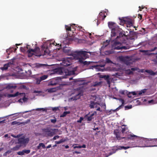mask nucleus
<instances>
[{
	"label": "nucleus",
	"mask_w": 157,
	"mask_h": 157,
	"mask_svg": "<svg viewBox=\"0 0 157 157\" xmlns=\"http://www.w3.org/2000/svg\"><path fill=\"white\" fill-rule=\"evenodd\" d=\"M11 136L14 138H18V137H19L20 136V135H17V136H14L13 134H12L11 135Z\"/></svg>",
	"instance_id": "nucleus-48"
},
{
	"label": "nucleus",
	"mask_w": 157,
	"mask_h": 157,
	"mask_svg": "<svg viewBox=\"0 0 157 157\" xmlns=\"http://www.w3.org/2000/svg\"><path fill=\"white\" fill-rule=\"evenodd\" d=\"M44 66V64H40L39 63L36 64V67L37 68H39L41 67H42Z\"/></svg>",
	"instance_id": "nucleus-34"
},
{
	"label": "nucleus",
	"mask_w": 157,
	"mask_h": 157,
	"mask_svg": "<svg viewBox=\"0 0 157 157\" xmlns=\"http://www.w3.org/2000/svg\"><path fill=\"white\" fill-rule=\"evenodd\" d=\"M101 82H96L94 85V86H99L101 84Z\"/></svg>",
	"instance_id": "nucleus-40"
},
{
	"label": "nucleus",
	"mask_w": 157,
	"mask_h": 157,
	"mask_svg": "<svg viewBox=\"0 0 157 157\" xmlns=\"http://www.w3.org/2000/svg\"><path fill=\"white\" fill-rule=\"evenodd\" d=\"M36 83L37 84H39L40 83V82L42 81L40 78H37L36 79Z\"/></svg>",
	"instance_id": "nucleus-41"
},
{
	"label": "nucleus",
	"mask_w": 157,
	"mask_h": 157,
	"mask_svg": "<svg viewBox=\"0 0 157 157\" xmlns=\"http://www.w3.org/2000/svg\"><path fill=\"white\" fill-rule=\"evenodd\" d=\"M108 12V10H105L104 11L101 12L99 14V17L102 20H104L106 17V15H107V13Z\"/></svg>",
	"instance_id": "nucleus-17"
},
{
	"label": "nucleus",
	"mask_w": 157,
	"mask_h": 157,
	"mask_svg": "<svg viewBox=\"0 0 157 157\" xmlns=\"http://www.w3.org/2000/svg\"><path fill=\"white\" fill-rule=\"evenodd\" d=\"M63 44H65L66 43L63 42L59 44V43L58 44L53 40L48 41L42 45V52L40 51V49L38 48H36L34 50L29 49L28 50V56L30 57L33 55L39 56L44 55H49L50 51L48 48L53 49L54 54H56V51L59 50L61 48ZM52 50V49L50 51Z\"/></svg>",
	"instance_id": "nucleus-1"
},
{
	"label": "nucleus",
	"mask_w": 157,
	"mask_h": 157,
	"mask_svg": "<svg viewBox=\"0 0 157 157\" xmlns=\"http://www.w3.org/2000/svg\"><path fill=\"white\" fill-rule=\"evenodd\" d=\"M19 96L20 97H23L22 98H21L18 101L19 103H22L23 102H25L27 100V99L25 97V94L24 93H20L17 92L14 94H8L7 96L9 98L14 97L16 96Z\"/></svg>",
	"instance_id": "nucleus-6"
},
{
	"label": "nucleus",
	"mask_w": 157,
	"mask_h": 157,
	"mask_svg": "<svg viewBox=\"0 0 157 157\" xmlns=\"http://www.w3.org/2000/svg\"><path fill=\"white\" fill-rule=\"evenodd\" d=\"M91 98L93 101H91L90 102V106L91 108H96L97 110L100 111L105 109L106 106L105 103H102L101 105L99 104V103L101 101L99 98L94 96Z\"/></svg>",
	"instance_id": "nucleus-4"
},
{
	"label": "nucleus",
	"mask_w": 157,
	"mask_h": 157,
	"mask_svg": "<svg viewBox=\"0 0 157 157\" xmlns=\"http://www.w3.org/2000/svg\"><path fill=\"white\" fill-rule=\"evenodd\" d=\"M146 72H147L149 73L150 75H154V73L151 70H146L145 71Z\"/></svg>",
	"instance_id": "nucleus-28"
},
{
	"label": "nucleus",
	"mask_w": 157,
	"mask_h": 157,
	"mask_svg": "<svg viewBox=\"0 0 157 157\" xmlns=\"http://www.w3.org/2000/svg\"><path fill=\"white\" fill-rule=\"evenodd\" d=\"M60 79L59 78H54L49 82V85H55L57 84L59 82Z\"/></svg>",
	"instance_id": "nucleus-19"
},
{
	"label": "nucleus",
	"mask_w": 157,
	"mask_h": 157,
	"mask_svg": "<svg viewBox=\"0 0 157 157\" xmlns=\"http://www.w3.org/2000/svg\"><path fill=\"white\" fill-rule=\"evenodd\" d=\"M120 59L122 61L124 62L125 65L127 66L130 65L131 64V60L128 56L124 57L121 56L119 57Z\"/></svg>",
	"instance_id": "nucleus-11"
},
{
	"label": "nucleus",
	"mask_w": 157,
	"mask_h": 157,
	"mask_svg": "<svg viewBox=\"0 0 157 157\" xmlns=\"http://www.w3.org/2000/svg\"><path fill=\"white\" fill-rule=\"evenodd\" d=\"M148 103L151 104H154L156 103L155 102V101L153 100L150 101H148Z\"/></svg>",
	"instance_id": "nucleus-39"
},
{
	"label": "nucleus",
	"mask_w": 157,
	"mask_h": 157,
	"mask_svg": "<svg viewBox=\"0 0 157 157\" xmlns=\"http://www.w3.org/2000/svg\"><path fill=\"white\" fill-rule=\"evenodd\" d=\"M109 28L111 29V39L110 41L112 43V48L113 49L117 50L127 49V48L122 45L120 42L117 41L119 37L117 36V39L113 40V37L117 36L121 32V29H120L117 24L112 22H109L108 23Z\"/></svg>",
	"instance_id": "nucleus-3"
},
{
	"label": "nucleus",
	"mask_w": 157,
	"mask_h": 157,
	"mask_svg": "<svg viewBox=\"0 0 157 157\" xmlns=\"http://www.w3.org/2000/svg\"><path fill=\"white\" fill-rule=\"evenodd\" d=\"M142 17V16L141 15L139 14L138 15V17L140 18V19H141Z\"/></svg>",
	"instance_id": "nucleus-57"
},
{
	"label": "nucleus",
	"mask_w": 157,
	"mask_h": 157,
	"mask_svg": "<svg viewBox=\"0 0 157 157\" xmlns=\"http://www.w3.org/2000/svg\"><path fill=\"white\" fill-rule=\"evenodd\" d=\"M81 148L82 147V148H85L86 147V146L85 144H83L82 146H81Z\"/></svg>",
	"instance_id": "nucleus-58"
},
{
	"label": "nucleus",
	"mask_w": 157,
	"mask_h": 157,
	"mask_svg": "<svg viewBox=\"0 0 157 157\" xmlns=\"http://www.w3.org/2000/svg\"><path fill=\"white\" fill-rule=\"evenodd\" d=\"M71 95L72 97L71 98V99L74 100L78 99L81 95V94L78 90H74L72 91Z\"/></svg>",
	"instance_id": "nucleus-9"
},
{
	"label": "nucleus",
	"mask_w": 157,
	"mask_h": 157,
	"mask_svg": "<svg viewBox=\"0 0 157 157\" xmlns=\"http://www.w3.org/2000/svg\"><path fill=\"white\" fill-rule=\"evenodd\" d=\"M70 112L69 111H67L64 112L62 114H61L60 115V117H63L66 116L67 114H69Z\"/></svg>",
	"instance_id": "nucleus-24"
},
{
	"label": "nucleus",
	"mask_w": 157,
	"mask_h": 157,
	"mask_svg": "<svg viewBox=\"0 0 157 157\" xmlns=\"http://www.w3.org/2000/svg\"><path fill=\"white\" fill-rule=\"evenodd\" d=\"M63 142V140H59V141H56V143L57 144H59Z\"/></svg>",
	"instance_id": "nucleus-47"
},
{
	"label": "nucleus",
	"mask_w": 157,
	"mask_h": 157,
	"mask_svg": "<svg viewBox=\"0 0 157 157\" xmlns=\"http://www.w3.org/2000/svg\"><path fill=\"white\" fill-rule=\"evenodd\" d=\"M105 66V65L104 64L101 65H94L93 66V69H95L97 71H102L103 69L101 68L104 67Z\"/></svg>",
	"instance_id": "nucleus-16"
},
{
	"label": "nucleus",
	"mask_w": 157,
	"mask_h": 157,
	"mask_svg": "<svg viewBox=\"0 0 157 157\" xmlns=\"http://www.w3.org/2000/svg\"><path fill=\"white\" fill-rule=\"evenodd\" d=\"M48 77L47 75H44L41 77L40 78L41 80H43L46 79Z\"/></svg>",
	"instance_id": "nucleus-30"
},
{
	"label": "nucleus",
	"mask_w": 157,
	"mask_h": 157,
	"mask_svg": "<svg viewBox=\"0 0 157 157\" xmlns=\"http://www.w3.org/2000/svg\"><path fill=\"white\" fill-rule=\"evenodd\" d=\"M52 129L49 128L43 129H42L43 133L46 136H52L53 132L52 131Z\"/></svg>",
	"instance_id": "nucleus-13"
},
{
	"label": "nucleus",
	"mask_w": 157,
	"mask_h": 157,
	"mask_svg": "<svg viewBox=\"0 0 157 157\" xmlns=\"http://www.w3.org/2000/svg\"><path fill=\"white\" fill-rule=\"evenodd\" d=\"M132 108V106L131 105L129 106H126L125 107V110L131 109Z\"/></svg>",
	"instance_id": "nucleus-42"
},
{
	"label": "nucleus",
	"mask_w": 157,
	"mask_h": 157,
	"mask_svg": "<svg viewBox=\"0 0 157 157\" xmlns=\"http://www.w3.org/2000/svg\"><path fill=\"white\" fill-rule=\"evenodd\" d=\"M157 146L156 145L154 146H146L145 145H144L143 146H127V147H124V146H119L118 147H114L113 148V152L112 153H111L110 154V155L113 154V153H115L116 151L118 150H121L122 149H124L125 150L131 148L133 147H155Z\"/></svg>",
	"instance_id": "nucleus-7"
},
{
	"label": "nucleus",
	"mask_w": 157,
	"mask_h": 157,
	"mask_svg": "<svg viewBox=\"0 0 157 157\" xmlns=\"http://www.w3.org/2000/svg\"><path fill=\"white\" fill-rule=\"evenodd\" d=\"M147 91L146 89H144L141 90L139 91H134L129 93L128 95V97L129 98H131L132 96L131 95V94H132L133 96L136 95L137 96H139L143 95Z\"/></svg>",
	"instance_id": "nucleus-10"
},
{
	"label": "nucleus",
	"mask_w": 157,
	"mask_h": 157,
	"mask_svg": "<svg viewBox=\"0 0 157 157\" xmlns=\"http://www.w3.org/2000/svg\"><path fill=\"white\" fill-rule=\"evenodd\" d=\"M120 94H124L125 93H126L127 92L126 91L124 90H121L120 91Z\"/></svg>",
	"instance_id": "nucleus-45"
},
{
	"label": "nucleus",
	"mask_w": 157,
	"mask_h": 157,
	"mask_svg": "<svg viewBox=\"0 0 157 157\" xmlns=\"http://www.w3.org/2000/svg\"><path fill=\"white\" fill-rule=\"evenodd\" d=\"M89 57L87 52L84 51H78L75 52L72 56L64 58L60 64L64 66L70 65L71 63V59H74L77 60L80 63H83L84 64H90L91 63H94L92 62L84 61L85 59Z\"/></svg>",
	"instance_id": "nucleus-2"
},
{
	"label": "nucleus",
	"mask_w": 157,
	"mask_h": 157,
	"mask_svg": "<svg viewBox=\"0 0 157 157\" xmlns=\"http://www.w3.org/2000/svg\"><path fill=\"white\" fill-rule=\"evenodd\" d=\"M124 71H126V73L127 74H130L132 73V71L136 70V68H131V70L130 69H126L125 68L122 69Z\"/></svg>",
	"instance_id": "nucleus-22"
},
{
	"label": "nucleus",
	"mask_w": 157,
	"mask_h": 157,
	"mask_svg": "<svg viewBox=\"0 0 157 157\" xmlns=\"http://www.w3.org/2000/svg\"><path fill=\"white\" fill-rule=\"evenodd\" d=\"M76 67L75 68L70 67V70H69L63 68V67H61L56 69L55 71V72L58 75H71L74 74V72L76 70Z\"/></svg>",
	"instance_id": "nucleus-5"
},
{
	"label": "nucleus",
	"mask_w": 157,
	"mask_h": 157,
	"mask_svg": "<svg viewBox=\"0 0 157 157\" xmlns=\"http://www.w3.org/2000/svg\"><path fill=\"white\" fill-rule=\"evenodd\" d=\"M119 132H117L116 134V136L118 140H120V139H121V138H122L120 137L119 136Z\"/></svg>",
	"instance_id": "nucleus-36"
},
{
	"label": "nucleus",
	"mask_w": 157,
	"mask_h": 157,
	"mask_svg": "<svg viewBox=\"0 0 157 157\" xmlns=\"http://www.w3.org/2000/svg\"><path fill=\"white\" fill-rule=\"evenodd\" d=\"M99 77L100 78H104L105 79L107 80V82L109 84V81H108L109 78V75H99V74H98Z\"/></svg>",
	"instance_id": "nucleus-20"
},
{
	"label": "nucleus",
	"mask_w": 157,
	"mask_h": 157,
	"mask_svg": "<svg viewBox=\"0 0 157 157\" xmlns=\"http://www.w3.org/2000/svg\"><path fill=\"white\" fill-rule=\"evenodd\" d=\"M128 23V24L127 25V26L128 27H130V26H132V24L131 22H130V21L127 22L124 19L121 20V22L120 25H123V24H124V23L127 24Z\"/></svg>",
	"instance_id": "nucleus-21"
},
{
	"label": "nucleus",
	"mask_w": 157,
	"mask_h": 157,
	"mask_svg": "<svg viewBox=\"0 0 157 157\" xmlns=\"http://www.w3.org/2000/svg\"><path fill=\"white\" fill-rule=\"evenodd\" d=\"M51 146H52L51 145H49L47 147V148H50L51 147Z\"/></svg>",
	"instance_id": "nucleus-59"
},
{
	"label": "nucleus",
	"mask_w": 157,
	"mask_h": 157,
	"mask_svg": "<svg viewBox=\"0 0 157 157\" xmlns=\"http://www.w3.org/2000/svg\"><path fill=\"white\" fill-rule=\"evenodd\" d=\"M47 90L48 92L51 93L56 91V89L54 88H51L47 89Z\"/></svg>",
	"instance_id": "nucleus-26"
},
{
	"label": "nucleus",
	"mask_w": 157,
	"mask_h": 157,
	"mask_svg": "<svg viewBox=\"0 0 157 157\" xmlns=\"http://www.w3.org/2000/svg\"><path fill=\"white\" fill-rule=\"evenodd\" d=\"M106 62L107 63H110L111 61L108 58H106Z\"/></svg>",
	"instance_id": "nucleus-54"
},
{
	"label": "nucleus",
	"mask_w": 157,
	"mask_h": 157,
	"mask_svg": "<svg viewBox=\"0 0 157 157\" xmlns=\"http://www.w3.org/2000/svg\"><path fill=\"white\" fill-rule=\"evenodd\" d=\"M16 86H14L12 85H8L6 86V88L7 89H10L12 88H15Z\"/></svg>",
	"instance_id": "nucleus-31"
},
{
	"label": "nucleus",
	"mask_w": 157,
	"mask_h": 157,
	"mask_svg": "<svg viewBox=\"0 0 157 157\" xmlns=\"http://www.w3.org/2000/svg\"><path fill=\"white\" fill-rule=\"evenodd\" d=\"M41 147V146H40V144H39V145L37 146V148L38 149H40V147Z\"/></svg>",
	"instance_id": "nucleus-60"
},
{
	"label": "nucleus",
	"mask_w": 157,
	"mask_h": 157,
	"mask_svg": "<svg viewBox=\"0 0 157 157\" xmlns=\"http://www.w3.org/2000/svg\"><path fill=\"white\" fill-rule=\"evenodd\" d=\"M18 113H15V114H11V115H9V116H12V115H16L15 116H17V114Z\"/></svg>",
	"instance_id": "nucleus-62"
},
{
	"label": "nucleus",
	"mask_w": 157,
	"mask_h": 157,
	"mask_svg": "<svg viewBox=\"0 0 157 157\" xmlns=\"http://www.w3.org/2000/svg\"><path fill=\"white\" fill-rule=\"evenodd\" d=\"M40 146L42 147L43 148H44L45 147V146L44 144L43 143H40Z\"/></svg>",
	"instance_id": "nucleus-46"
},
{
	"label": "nucleus",
	"mask_w": 157,
	"mask_h": 157,
	"mask_svg": "<svg viewBox=\"0 0 157 157\" xmlns=\"http://www.w3.org/2000/svg\"><path fill=\"white\" fill-rule=\"evenodd\" d=\"M109 41L107 40H106V42H105L104 43L103 45L101 47V49L104 48V47H105L108 44Z\"/></svg>",
	"instance_id": "nucleus-29"
},
{
	"label": "nucleus",
	"mask_w": 157,
	"mask_h": 157,
	"mask_svg": "<svg viewBox=\"0 0 157 157\" xmlns=\"http://www.w3.org/2000/svg\"><path fill=\"white\" fill-rule=\"evenodd\" d=\"M20 49L22 52H24V51H25V50H26L25 49H24V48H23L22 47H21L20 48Z\"/></svg>",
	"instance_id": "nucleus-56"
},
{
	"label": "nucleus",
	"mask_w": 157,
	"mask_h": 157,
	"mask_svg": "<svg viewBox=\"0 0 157 157\" xmlns=\"http://www.w3.org/2000/svg\"><path fill=\"white\" fill-rule=\"evenodd\" d=\"M81 148V146H74V149H75L76 148Z\"/></svg>",
	"instance_id": "nucleus-50"
},
{
	"label": "nucleus",
	"mask_w": 157,
	"mask_h": 157,
	"mask_svg": "<svg viewBox=\"0 0 157 157\" xmlns=\"http://www.w3.org/2000/svg\"><path fill=\"white\" fill-rule=\"evenodd\" d=\"M8 134H6V135H5V136H4V137H8Z\"/></svg>",
	"instance_id": "nucleus-64"
},
{
	"label": "nucleus",
	"mask_w": 157,
	"mask_h": 157,
	"mask_svg": "<svg viewBox=\"0 0 157 157\" xmlns=\"http://www.w3.org/2000/svg\"><path fill=\"white\" fill-rule=\"evenodd\" d=\"M119 101L120 103L121 104V105H120L118 108H117L115 109H114V110L111 109V110H110L108 112L107 111V113H109V114H110V112H111V111H113V112H115L116 111V110H118V109H119L121 108L123 106V105H124V100L123 99H119Z\"/></svg>",
	"instance_id": "nucleus-14"
},
{
	"label": "nucleus",
	"mask_w": 157,
	"mask_h": 157,
	"mask_svg": "<svg viewBox=\"0 0 157 157\" xmlns=\"http://www.w3.org/2000/svg\"><path fill=\"white\" fill-rule=\"evenodd\" d=\"M84 118L83 117H80V119L77 121V122L78 123H81L82 121L83 120Z\"/></svg>",
	"instance_id": "nucleus-43"
},
{
	"label": "nucleus",
	"mask_w": 157,
	"mask_h": 157,
	"mask_svg": "<svg viewBox=\"0 0 157 157\" xmlns=\"http://www.w3.org/2000/svg\"><path fill=\"white\" fill-rule=\"evenodd\" d=\"M41 92V91H36L35 90L34 91V93H40Z\"/></svg>",
	"instance_id": "nucleus-53"
},
{
	"label": "nucleus",
	"mask_w": 157,
	"mask_h": 157,
	"mask_svg": "<svg viewBox=\"0 0 157 157\" xmlns=\"http://www.w3.org/2000/svg\"><path fill=\"white\" fill-rule=\"evenodd\" d=\"M68 107H65L63 108L64 110L65 111L67 110L68 109Z\"/></svg>",
	"instance_id": "nucleus-55"
},
{
	"label": "nucleus",
	"mask_w": 157,
	"mask_h": 157,
	"mask_svg": "<svg viewBox=\"0 0 157 157\" xmlns=\"http://www.w3.org/2000/svg\"><path fill=\"white\" fill-rule=\"evenodd\" d=\"M21 145H17L15 147H13L11 149V150L13 151H17L19 149Z\"/></svg>",
	"instance_id": "nucleus-27"
},
{
	"label": "nucleus",
	"mask_w": 157,
	"mask_h": 157,
	"mask_svg": "<svg viewBox=\"0 0 157 157\" xmlns=\"http://www.w3.org/2000/svg\"><path fill=\"white\" fill-rule=\"evenodd\" d=\"M128 138L132 140H134L135 138H138L140 140V142H143L144 141L147 143V141H151L152 140V139H147L146 138H144L142 137H139L133 134H131L129 136H128Z\"/></svg>",
	"instance_id": "nucleus-8"
},
{
	"label": "nucleus",
	"mask_w": 157,
	"mask_h": 157,
	"mask_svg": "<svg viewBox=\"0 0 157 157\" xmlns=\"http://www.w3.org/2000/svg\"><path fill=\"white\" fill-rule=\"evenodd\" d=\"M112 66L113 67V69L112 70L113 71H118L120 69H121V67L119 66L118 64H116L114 63H112Z\"/></svg>",
	"instance_id": "nucleus-23"
},
{
	"label": "nucleus",
	"mask_w": 157,
	"mask_h": 157,
	"mask_svg": "<svg viewBox=\"0 0 157 157\" xmlns=\"http://www.w3.org/2000/svg\"><path fill=\"white\" fill-rule=\"evenodd\" d=\"M29 139L28 138H24L21 137L18 139V143L20 144L21 145H25L26 144L28 143L29 141Z\"/></svg>",
	"instance_id": "nucleus-12"
},
{
	"label": "nucleus",
	"mask_w": 157,
	"mask_h": 157,
	"mask_svg": "<svg viewBox=\"0 0 157 157\" xmlns=\"http://www.w3.org/2000/svg\"><path fill=\"white\" fill-rule=\"evenodd\" d=\"M24 154L25 155V154H28L30 153V150H23Z\"/></svg>",
	"instance_id": "nucleus-38"
},
{
	"label": "nucleus",
	"mask_w": 157,
	"mask_h": 157,
	"mask_svg": "<svg viewBox=\"0 0 157 157\" xmlns=\"http://www.w3.org/2000/svg\"><path fill=\"white\" fill-rule=\"evenodd\" d=\"M63 52L66 53L67 54L70 56H72L74 54H73L72 52L71 51V49L69 48L64 47L63 48Z\"/></svg>",
	"instance_id": "nucleus-15"
},
{
	"label": "nucleus",
	"mask_w": 157,
	"mask_h": 157,
	"mask_svg": "<svg viewBox=\"0 0 157 157\" xmlns=\"http://www.w3.org/2000/svg\"><path fill=\"white\" fill-rule=\"evenodd\" d=\"M96 113L95 112H91L89 115H86L85 117H87L88 121H90L94 118V116L96 115Z\"/></svg>",
	"instance_id": "nucleus-18"
},
{
	"label": "nucleus",
	"mask_w": 157,
	"mask_h": 157,
	"mask_svg": "<svg viewBox=\"0 0 157 157\" xmlns=\"http://www.w3.org/2000/svg\"><path fill=\"white\" fill-rule=\"evenodd\" d=\"M10 63H8L5 64L3 67L1 68V69L2 70H6L8 67L9 66Z\"/></svg>",
	"instance_id": "nucleus-25"
},
{
	"label": "nucleus",
	"mask_w": 157,
	"mask_h": 157,
	"mask_svg": "<svg viewBox=\"0 0 157 157\" xmlns=\"http://www.w3.org/2000/svg\"><path fill=\"white\" fill-rule=\"evenodd\" d=\"M122 128V132L123 133H124V132L126 131L127 129V128L124 126H123Z\"/></svg>",
	"instance_id": "nucleus-33"
},
{
	"label": "nucleus",
	"mask_w": 157,
	"mask_h": 157,
	"mask_svg": "<svg viewBox=\"0 0 157 157\" xmlns=\"http://www.w3.org/2000/svg\"><path fill=\"white\" fill-rule=\"evenodd\" d=\"M17 154L19 155H24L23 150L22 151H20L17 152Z\"/></svg>",
	"instance_id": "nucleus-37"
},
{
	"label": "nucleus",
	"mask_w": 157,
	"mask_h": 157,
	"mask_svg": "<svg viewBox=\"0 0 157 157\" xmlns=\"http://www.w3.org/2000/svg\"><path fill=\"white\" fill-rule=\"evenodd\" d=\"M59 108H60V106L55 107H52V109L54 111H56L59 110Z\"/></svg>",
	"instance_id": "nucleus-35"
},
{
	"label": "nucleus",
	"mask_w": 157,
	"mask_h": 157,
	"mask_svg": "<svg viewBox=\"0 0 157 157\" xmlns=\"http://www.w3.org/2000/svg\"><path fill=\"white\" fill-rule=\"evenodd\" d=\"M18 124V122L17 121H14L12 122L13 125H15Z\"/></svg>",
	"instance_id": "nucleus-51"
},
{
	"label": "nucleus",
	"mask_w": 157,
	"mask_h": 157,
	"mask_svg": "<svg viewBox=\"0 0 157 157\" xmlns=\"http://www.w3.org/2000/svg\"><path fill=\"white\" fill-rule=\"evenodd\" d=\"M14 143H15V140L14 139H13L10 143V145H12Z\"/></svg>",
	"instance_id": "nucleus-44"
},
{
	"label": "nucleus",
	"mask_w": 157,
	"mask_h": 157,
	"mask_svg": "<svg viewBox=\"0 0 157 157\" xmlns=\"http://www.w3.org/2000/svg\"><path fill=\"white\" fill-rule=\"evenodd\" d=\"M51 121L52 123H55L56 122V120L55 119H52V120H51Z\"/></svg>",
	"instance_id": "nucleus-52"
},
{
	"label": "nucleus",
	"mask_w": 157,
	"mask_h": 157,
	"mask_svg": "<svg viewBox=\"0 0 157 157\" xmlns=\"http://www.w3.org/2000/svg\"><path fill=\"white\" fill-rule=\"evenodd\" d=\"M134 101H136V102H137V105H138V104H139V103H138L139 101L138 100H134Z\"/></svg>",
	"instance_id": "nucleus-61"
},
{
	"label": "nucleus",
	"mask_w": 157,
	"mask_h": 157,
	"mask_svg": "<svg viewBox=\"0 0 157 157\" xmlns=\"http://www.w3.org/2000/svg\"><path fill=\"white\" fill-rule=\"evenodd\" d=\"M65 148H68L69 147L68 145H66L65 147Z\"/></svg>",
	"instance_id": "nucleus-63"
},
{
	"label": "nucleus",
	"mask_w": 157,
	"mask_h": 157,
	"mask_svg": "<svg viewBox=\"0 0 157 157\" xmlns=\"http://www.w3.org/2000/svg\"><path fill=\"white\" fill-rule=\"evenodd\" d=\"M59 136H54L53 137V139L54 140H56V139L59 138Z\"/></svg>",
	"instance_id": "nucleus-49"
},
{
	"label": "nucleus",
	"mask_w": 157,
	"mask_h": 157,
	"mask_svg": "<svg viewBox=\"0 0 157 157\" xmlns=\"http://www.w3.org/2000/svg\"><path fill=\"white\" fill-rule=\"evenodd\" d=\"M71 25H66L65 28L67 31H70L71 30Z\"/></svg>",
	"instance_id": "nucleus-32"
}]
</instances>
